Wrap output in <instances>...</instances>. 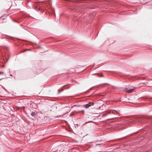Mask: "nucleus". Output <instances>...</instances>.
Masks as SVG:
<instances>
[{
	"mask_svg": "<svg viewBox=\"0 0 152 152\" xmlns=\"http://www.w3.org/2000/svg\"><path fill=\"white\" fill-rule=\"evenodd\" d=\"M135 88H126L124 89V91L125 92L128 93H131L133 92L135 90Z\"/></svg>",
	"mask_w": 152,
	"mask_h": 152,
	"instance_id": "obj_1",
	"label": "nucleus"
},
{
	"mask_svg": "<svg viewBox=\"0 0 152 152\" xmlns=\"http://www.w3.org/2000/svg\"><path fill=\"white\" fill-rule=\"evenodd\" d=\"M94 104V103L90 102H89L88 104L83 105V106L86 108H88L90 106L93 105Z\"/></svg>",
	"mask_w": 152,
	"mask_h": 152,
	"instance_id": "obj_2",
	"label": "nucleus"
},
{
	"mask_svg": "<svg viewBox=\"0 0 152 152\" xmlns=\"http://www.w3.org/2000/svg\"><path fill=\"white\" fill-rule=\"evenodd\" d=\"M31 115L33 117H35L36 116L35 112L34 111L31 112Z\"/></svg>",
	"mask_w": 152,
	"mask_h": 152,
	"instance_id": "obj_3",
	"label": "nucleus"
},
{
	"mask_svg": "<svg viewBox=\"0 0 152 152\" xmlns=\"http://www.w3.org/2000/svg\"><path fill=\"white\" fill-rule=\"evenodd\" d=\"M98 76H100V77H104V76L102 74L101 75H100L99 74H98Z\"/></svg>",
	"mask_w": 152,
	"mask_h": 152,
	"instance_id": "obj_4",
	"label": "nucleus"
},
{
	"mask_svg": "<svg viewBox=\"0 0 152 152\" xmlns=\"http://www.w3.org/2000/svg\"><path fill=\"white\" fill-rule=\"evenodd\" d=\"M106 85H109V84L108 83H104V84H102V85L103 86H104Z\"/></svg>",
	"mask_w": 152,
	"mask_h": 152,
	"instance_id": "obj_5",
	"label": "nucleus"
},
{
	"mask_svg": "<svg viewBox=\"0 0 152 152\" xmlns=\"http://www.w3.org/2000/svg\"><path fill=\"white\" fill-rule=\"evenodd\" d=\"M4 74V72H0V75L1 74Z\"/></svg>",
	"mask_w": 152,
	"mask_h": 152,
	"instance_id": "obj_6",
	"label": "nucleus"
},
{
	"mask_svg": "<svg viewBox=\"0 0 152 152\" xmlns=\"http://www.w3.org/2000/svg\"><path fill=\"white\" fill-rule=\"evenodd\" d=\"M81 112H84V110H81Z\"/></svg>",
	"mask_w": 152,
	"mask_h": 152,
	"instance_id": "obj_7",
	"label": "nucleus"
},
{
	"mask_svg": "<svg viewBox=\"0 0 152 152\" xmlns=\"http://www.w3.org/2000/svg\"><path fill=\"white\" fill-rule=\"evenodd\" d=\"M61 92V91H58V93L59 94Z\"/></svg>",
	"mask_w": 152,
	"mask_h": 152,
	"instance_id": "obj_8",
	"label": "nucleus"
},
{
	"mask_svg": "<svg viewBox=\"0 0 152 152\" xmlns=\"http://www.w3.org/2000/svg\"><path fill=\"white\" fill-rule=\"evenodd\" d=\"M66 86V85H65V86H62V87H64V86Z\"/></svg>",
	"mask_w": 152,
	"mask_h": 152,
	"instance_id": "obj_9",
	"label": "nucleus"
},
{
	"mask_svg": "<svg viewBox=\"0 0 152 152\" xmlns=\"http://www.w3.org/2000/svg\"><path fill=\"white\" fill-rule=\"evenodd\" d=\"M105 114H104L102 116H103L104 115H105Z\"/></svg>",
	"mask_w": 152,
	"mask_h": 152,
	"instance_id": "obj_10",
	"label": "nucleus"
},
{
	"mask_svg": "<svg viewBox=\"0 0 152 152\" xmlns=\"http://www.w3.org/2000/svg\"><path fill=\"white\" fill-rule=\"evenodd\" d=\"M63 91V89H62L61 90V91Z\"/></svg>",
	"mask_w": 152,
	"mask_h": 152,
	"instance_id": "obj_11",
	"label": "nucleus"
},
{
	"mask_svg": "<svg viewBox=\"0 0 152 152\" xmlns=\"http://www.w3.org/2000/svg\"><path fill=\"white\" fill-rule=\"evenodd\" d=\"M76 106V105H75L74 106Z\"/></svg>",
	"mask_w": 152,
	"mask_h": 152,
	"instance_id": "obj_12",
	"label": "nucleus"
}]
</instances>
